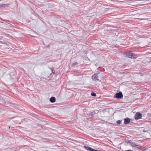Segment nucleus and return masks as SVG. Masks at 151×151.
Masks as SVG:
<instances>
[{
  "label": "nucleus",
  "mask_w": 151,
  "mask_h": 151,
  "mask_svg": "<svg viewBox=\"0 0 151 151\" xmlns=\"http://www.w3.org/2000/svg\"><path fill=\"white\" fill-rule=\"evenodd\" d=\"M126 56L128 58H136V56L134 55L132 52L128 51L126 53Z\"/></svg>",
  "instance_id": "obj_1"
},
{
  "label": "nucleus",
  "mask_w": 151,
  "mask_h": 151,
  "mask_svg": "<svg viewBox=\"0 0 151 151\" xmlns=\"http://www.w3.org/2000/svg\"><path fill=\"white\" fill-rule=\"evenodd\" d=\"M123 97V94L121 92L116 93L114 96V98H116L121 99Z\"/></svg>",
  "instance_id": "obj_2"
},
{
  "label": "nucleus",
  "mask_w": 151,
  "mask_h": 151,
  "mask_svg": "<svg viewBox=\"0 0 151 151\" xmlns=\"http://www.w3.org/2000/svg\"><path fill=\"white\" fill-rule=\"evenodd\" d=\"M142 114L139 112H138L136 113L135 115V118L136 119L138 120L141 119L142 117Z\"/></svg>",
  "instance_id": "obj_3"
},
{
  "label": "nucleus",
  "mask_w": 151,
  "mask_h": 151,
  "mask_svg": "<svg viewBox=\"0 0 151 151\" xmlns=\"http://www.w3.org/2000/svg\"><path fill=\"white\" fill-rule=\"evenodd\" d=\"M93 79L95 81H98L99 80V77L98 76V74H95L93 75L92 76Z\"/></svg>",
  "instance_id": "obj_4"
},
{
  "label": "nucleus",
  "mask_w": 151,
  "mask_h": 151,
  "mask_svg": "<svg viewBox=\"0 0 151 151\" xmlns=\"http://www.w3.org/2000/svg\"><path fill=\"white\" fill-rule=\"evenodd\" d=\"M130 122V119L127 117L124 119V124H129Z\"/></svg>",
  "instance_id": "obj_5"
},
{
  "label": "nucleus",
  "mask_w": 151,
  "mask_h": 151,
  "mask_svg": "<svg viewBox=\"0 0 151 151\" xmlns=\"http://www.w3.org/2000/svg\"><path fill=\"white\" fill-rule=\"evenodd\" d=\"M84 147L87 150L90 151H94V149L89 147L85 145L84 146Z\"/></svg>",
  "instance_id": "obj_6"
},
{
  "label": "nucleus",
  "mask_w": 151,
  "mask_h": 151,
  "mask_svg": "<svg viewBox=\"0 0 151 151\" xmlns=\"http://www.w3.org/2000/svg\"><path fill=\"white\" fill-rule=\"evenodd\" d=\"M55 98L54 97H51L50 99V101L51 103H54L55 101Z\"/></svg>",
  "instance_id": "obj_7"
},
{
  "label": "nucleus",
  "mask_w": 151,
  "mask_h": 151,
  "mask_svg": "<svg viewBox=\"0 0 151 151\" xmlns=\"http://www.w3.org/2000/svg\"><path fill=\"white\" fill-rule=\"evenodd\" d=\"M130 144L131 145V146L132 147H135L137 144L135 143L134 142H133L132 141H130L129 142Z\"/></svg>",
  "instance_id": "obj_8"
},
{
  "label": "nucleus",
  "mask_w": 151,
  "mask_h": 151,
  "mask_svg": "<svg viewBox=\"0 0 151 151\" xmlns=\"http://www.w3.org/2000/svg\"><path fill=\"white\" fill-rule=\"evenodd\" d=\"M95 114V112L94 111L91 112L89 114L90 116H94V114Z\"/></svg>",
  "instance_id": "obj_9"
},
{
  "label": "nucleus",
  "mask_w": 151,
  "mask_h": 151,
  "mask_svg": "<svg viewBox=\"0 0 151 151\" xmlns=\"http://www.w3.org/2000/svg\"><path fill=\"white\" fill-rule=\"evenodd\" d=\"M135 147L138 149H142V147L139 145H136Z\"/></svg>",
  "instance_id": "obj_10"
},
{
  "label": "nucleus",
  "mask_w": 151,
  "mask_h": 151,
  "mask_svg": "<svg viewBox=\"0 0 151 151\" xmlns=\"http://www.w3.org/2000/svg\"><path fill=\"white\" fill-rule=\"evenodd\" d=\"M7 6V4H2V5H0V7H6Z\"/></svg>",
  "instance_id": "obj_11"
},
{
  "label": "nucleus",
  "mask_w": 151,
  "mask_h": 151,
  "mask_svg": "<svg viewBox=\"0 0 151 151\" xmlns=\"http://www.w3.org/2000/svg\"><path fill=\"white\" fill-rule=\"evenodd\" d=\"M91 95V96H96V94L94 92H92Z\"/></svg>",
  "instance_id": "obj_12"
},
{
  "label": "nucleus",
  "mask_w": 151,
  "mask_h": 151,
  "mask_svg": "<svg viewBox=\"0 0 151 151\" xmlns=\"http://www.w3.org/2000/svg\"><path fill=\"white\" fill-rule=\"evenodd\" d=\"M117 123L118 124H121V121L120 120H119L117 121Z\"/></svg>",
  "instance_id": "obj_13"
},
{
  "label": "nucleus",
  "mask_w": 151,
  "mask_h": 151,
  "mask_svg": "<svg viewBox=\"0 0 151 151\" xmlns=\"http://www.w3.org/2000/svg\"><path fill=\"white\" fill-rule=\"evenodd\" d=\"M51 69L52 71V73L53 74H55V71L54 70H53L52 68H51Z\"/></svg>",
  "instance_id": "obj_14"
},
{
  "label": "nucleus",
  "mask_w": 151,
  "mask_h": 151,
  "mask_svg": "<svg viewBox=\"0 0 151 151\" xmlns=\"http://www.w3.org/2000/svg\"><path fill=\"white\" fill-rule=\"evenodd\" d=\"M143 132H147V131H146L145 129H143Z\"/></svg>",
  "instance_id": "obj_15"
},
{
  "label": "nucleus",
  "mask_w": 151,
  "mask_h": 151,
  "mask_svg": "<svg viewBox=\"0 0 151 151\" xmlns=\"http://www.w3.org/2000/svg\"><path fill=\"white\" fill-rule=\"evenodd\" d=\"M125 151H132V150H126Z\"/></svg>",
  "instance_id": "obj_16"
}]
</instances>
